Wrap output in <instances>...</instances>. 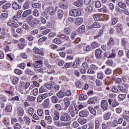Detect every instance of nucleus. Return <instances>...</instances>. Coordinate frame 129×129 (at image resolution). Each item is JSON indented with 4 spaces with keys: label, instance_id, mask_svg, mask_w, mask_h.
Wrapping results in <instances>:
<instances>
[{
    "label": "nucleus",
    "instance_id": "1",
    "mask_svg": "<svg viewBox=\"0 0 129 129\" xmlns=\"http://www.w3.org/2000/svg\"><path fill=\"white\" fill-rule=\"evenodd\" d=\"M60 120L61 121H69V120H71V117L69 114L66 113L61 115Z\"/></svg>",
    "mask_w": 129,
    "mask_h": 129
},
{
    "label": "nucleus",
    "instance_id": "2",
    "mask_svg": "<svg viewBox=\"0 0 129 129\" xmlns=\"http://www.w3.org/2000/svg\"><path fill=\"white\" fill-rule=\"evenodd\" d=\"M70 15L72 17H79L81 15V12L77 9H73L70 11Z\"/></svg>",
    "mask_w": 129,
    "mask_h": 129
},
{
    "label": "nucleus",
    "instance_id": "3",
    "mask_svg": "<svg viewBox=\"0 0 129 129\" xmlns=\"http://www.w3.org/2000/svg\"><path fill=\"white\" fill-rule=\"evenodd\" d=\"M108 103L105 100H102L101 101V107L103 110H107L108 109Z\"/></svg>",
    "mask_w": 129,
    "mask_h": 129
},
{
    "label": "nucleus",
    "instance_id": "4",
    "mask_svg": "<svg viewBox=\"0 0 129 129\" xmlns=\"http://www.w3.org/2000/svg\"><path fill=\"white\" fill-rule=\"evenodd\" d=\"M7 26H9L11 28H19L18 23L15 22V21L12 20H9L7 22Z\"/></svg>",
    "mask_w": 129,
    "mask_h": 129
},
{
    "label": "nucleus",
    "instance_id": "5",
    "mask_svg": "<svg viewBox=\"0 0 129 129\" xmlns=\"http://www.w3.org/2000/svg\"><path fill=\"white\" fill-rule=\"evenodd\" d=\"M43 65V61L42 60H37L32 63V67L35 69L41 68Z\"/></svg>",
    "mask_w": 129,
    "mask_h": 129
},
{
    "label": "nucleus",
    "instance_id": "6",
    "mask_svg": "<svg viewBox=\"0 0 129 129\" xmlns=\"http://www.w3.org/2000/svg\"><path fill=\"white\" fill-rule=\"evenodd\" d=\"M52 116H53V120H59V117H60V113L58 111L54 110L53 113H51Z\"/></svg>",
    "mask_w": 129,
    "mask_h": 129
},
{
    "label": "nucleus",
    "instance_id": "7",
    "mask_svg": "<svg viewBox=\"0 0 129 129\" xmlns=\"http://www.w3.org/2000/svg\"><path fill=\"white\" fill-rule=\"evenodd\" d=\"M69 111L72 117H74V116H75V111H76V110H75L73 105L70 106Z\"/></svg>",
    "mask_w": 129,
    "mask_h": 129
},
{
    "label": "nucleus",
    "instance_id": "8",
    "mask_svg": "<svg viewBox=\"0 0 129 129\" xmlns=\"http://www.w3.org/2000/svg\"><path fill=\"white\" fill-rule=\"evenodd\" d=\"M95 55L97 59H99L102 57V50L100 49H97L95 51Z\"/></svg>",
    "mask_w": 129,
    "mask_h": 129
},
{
    "label": "nucleus",
    "instance_id": "9",
    "mask_svg": "<svg viewBox=\"0 0 129 129\" xmlns=\"http://www.w3.org/2000/svg\"><path fill=\"white\" fill-rule=\"evenodd\" d=\"M34 53L35 54H38V55H41V56H44L45 54L44 52L42 51L40 49L37 47H34L33 48Z\"/></svg>",
    "mask_w": 129,
    "mask_h": 129
},
{
    "label": "nucleus",
    "instance_id": "10",
    "mask_svg": "<svg viewBox=\"0 0 129 129\" xmlns=\"http://www.w3.org/2000/svg\"><path fill=\"white\" fill-rule=\"evenodd\" d=\"M47 13H48L50 16H53L55 14V9L52 7H48Z\"/></svg>",
    "mask_w": 129,
    "mask_h": 129
},
{
    "label": "nucleus",
    "instance_id": "11",
    "mask_svg": "<svg viewBox=\"0 0 129 129\" xmlns=\"http://www.w3.org/2000/svg\"><path fill=\"white\" fill-rule=\"evenodd\" d=\"M12 8L13 9H14V10H20V9H21L22 8V7L20 5H19V4L18 3H17V2H14L12 4Z\"/></svg>",
    "mask_w": 129,
    "mask_h": 129
},
{
    "label": "nucleus",
    "instance_id": "12",
    "mask_svg": "<svg viewBox=\"0 0 129 129\" xmlns=\"http://www.w3.org/2000/svg\"><path fill=\"white\" fill-rule=\"evenodd\" d=\"M32 14V10H27L24 11L22 14L23 18H27L29 15H31Z\"/></svg>",
    "mask_w": 129,
    "mask_h": 129
},
{
    "label": "nucleus",
    "instance_id": "13",
    "mask_svg": "<svg viewBox=\"0 0 129 129\" xmlns=\"http://www.w3.org/2000/svg\"><path fill=\"white\" fill-rule=\"evenodd\" d=\"M88 114L89 112L87 111H82L79 112L80 117H86Z\"/></svg>",
    "mask_w": 129,
    "mask_h": 129
},
{
    "label": "nucleus",
    "instance_id": "14",
    "mask_svg": "<svg viewBox=\"0 0 129 129\" xmlns=\"http://www.w3.org/2000/svg\"><path fill=\"white\" fill-rule=\"evenodd\" d=\"M63 101L64 103V106L67 108L69 107V105H70V103H71V102H70V100L69 99L66 98L63 99Z\"/></svg>",
    "mask_w": 129,
    "mask_h": 129
},
{
    "label": "nucleus",
    "instance_id": "15",
    "mask_svg": "<svg viewBox=\"0 0 129 129\" xmlns=\"http://www.w3.org/2000/svg\"><path fill=\"white\" fill-rule=\"evenodd\" d=\"M74 5L76 6V7H82L83 1L82 0H78L74 3Z\"/></svg>",
    "mask_w": 129,
    "mask_h": 129
},
{
    "label": "nucleus",
    "instance_id": "16",
    "mask_svg": "<svg viewBox=\"0 0 129 129\" xmlns=\"http://www.w3.org/2000/svg\"><path fill=\"white\" fill-rule=\"evenodd\" d=\"M17 113L20 116H23L24 115V113H25L24 109H23L22 107L18 108Z\"/></svg>",
    "mask_w": 129,
    "mask_h": 129
},
{
    "label": "nucleus",
    "instance_id": "17",
    "mask_svg": "<svg viewBox=\"0 0 129 129\" xmlns=\"http://www.w3.org/2000/svg\"><path fill=\"white\" fill-rule=\"evenodd\" d=\"M38 24H39V20L34 19L29 25L32 27V28H34V27L36 25H38Z\"/></svg>",
    "mask_w": 129,
    "mask_h": 129
},
{
    "label": "nucleus",
    "instance_id": "18",
    "mask_svg": "<svg viewBox=\"0 0 129 129\" xmlns=\"http://www.w3.org/2000/svg\"><path fill=\"white\" fill-rule=\"evenodd\" d=\"M32 7L34 9H40L42 7V4L40 3H33L32 4Z\"/></svg>",
    "mask_w": 129,
    "mask_h": 129
},
{
    "label": "nucleus",
    "instance_id": "19",
    "mask_svg": "<svg viewBox=\"0 0 129 129\" xmlns=\"http://www.w3.org/2000/svg\"><path fill=\"white\" fill-rule=\"evenodd\" d=\"M85 11L87 14H91V13L93 12V7H92L91 6H88L86 8Z\"/></svg>",
    "mask_w": 129,
    "mask_h": 129
},
{
    "label": "nucleus",
    "instance_id": "20",
    "mask_svg": "<svg viewBox=\"0 0 129 129\" xmlns=\"http://www.w3.org/2000/svg\"><path fill=\"white\" fill-rule=\"evenodd\" d=\"M77 31L79 33H84L85 32V26L84 25H81L79 27Z\"/></svg>",
    "mask_w": 129,
    "mask_h": 129
},
{
    "label": "nucleus",
    "instance_id": "21",
    "mask_svg": "<svg viewBox=\"0 0 129 129\" xmlns=\"http://www.w3.org/2000/svg\"><path fill=\"white\" fill-rule=\"evenodd\" d=\"M23 119L27 125L30 124V123L31 122V119L30 117H29L28 116H25L23 117Z\"/></svg>",
    "mask_w": 129,
    "mask_h": 129
},
{
    "label": "nucleus",
    "instance_id": "22",
    "mask_svg": "<svg viewBox=\"0 0 129 129\" xmlns=\"http://www.w3.org/2000/svg\"><path fill=\"white\" fill-rule=\"evenodd\" d=\"M21 85L22 87V88H25V89H27V88H29V87L30 86V83L29 82H22L21 84Z\"/></svg>",
    "mask_w": 129,
    "mask_h": 129
},
{
    "label": "nucleus",
    "instance_id": "23",
    "mask_svg": "<svg viewBox=\"0 0 129 129\" xmlns=\"http://www.w3.org/2000/svg\"><path fill=\"white\" fill-rule=\"evenodd\" d=\"M64 16V12L62 10H59L57 12V17L58 19H62Z\"/></svg>",
    "mask_w": 129,
    "mask_h": 129
},
{
    "label": "nucleus",
    "instance_id": "24",
    "mask_svg": "<svg viewBox=\"0 0 129 129\" xmlns=\"http://www.w3.org/2000/svg\"><path fill=\"white\" fill-rule=\"evenodd\" d=\"M114 45V40L113 38H110L108 42L107 43V45L109 47H111Z\"/></svg>",
    "mask_w": 129,
    "mask_h": 129
},
{
    "label": "nucleus",
    "instance_id": "25",
    "mask_svg": "<svg viewBox=\"0 0 129 129\" xmlns=\"http://www.w3.org/2000/svg\"><path fill=\"white\" fill-rule=\"evenodd\" d=\"M44 87H45L48 90H50L51 88H53V85L51 84V83H46L44 84Z\"/></svg>",
    "mask_w": 129,
    "mask_h": 129
},
{
    "label": "nucleus",
    "instance_id": "26",
    "mask_svg": "<svg viewBox=\"0 0 129 129\" xmlns=\"http://www.w3.org/2000/svg\"><path fill=\"white\" fill-rule=\"evenodd\" d=\"M110 116H111V112H108L107 113L104 115V120H108L109 118H110Z\"/></svg>",
    "mask_w": 129,
    "mask_h": 129
},
{
    "label": "nucleus",
    "instance_id": "27",
    "mask_svg": "<svg viewBox=\"0 0 129 129\" xmlns=\"http://www.w3.org/2000/svg\"><path fill=\"white\" fill-rule=\"evenodd\" d=\"M37 114L38 116H44V110L42 108H39L37 110Z\"/></svg>",
    "mask_w": 129,
    "mask_h": 129
},
{
    "label": "nucleus",
    "instance_id": "28",
    "mask_svg": "<svg viewBox=\"0 0 129 129\" xmlns=\"http://www.w3.org/2000/svg\"><path fill=\"white\" fill-rule=\"evenodd\" d=\"M51 99L52 103H57L58 102V100H59V98L56 96H52Z\"/></svg>",
    "mask_w": 129,
    "mask_h": 129
},
{
    "label": "nucleus",
    "instance_id": "29",
    "mask_svg": "<svg viewBox=\"0 0 129 129\" xmlns=\"http://www.w3.org/2000/svg\"><path fill=\"white\" fill-rule=\"evenodd\" d=\"M82 23H83V19H82V18H78L76 19V22H75L76 25H81Z\"/></svg>",
    "mask_w": 129,
    "mask_h": 129
},
{
    "label": "nucleus",
    "instance_id": "30",
    "mask_svg": "<svg viewBox=\"0 0 129 129\" xmlns=\"http://www.w3.org/2000/svg\"><path fill=\"white\" fill-rule=\"evenodd\" d=\"M116 29L117 33H121V31L122 30V26H121V25L118 24L116 25Z\"/></svg>",
    "mask_w": 129,
    "mask_h": 129
},
{
    "label": "nucleus",
    "instance_id": "31",
    "mask_svg": "<svg viewBox=\"0 0 129 129\" xmlns=\"http://www.w3.org/2000/svg\"><path fill=\"white\" fill-rule=\"evenodd\" d=\"M78 121L80 124H85L87 120H86V119H84V118H78Z\"/></svg>",
    "mask_w": 129,
    "mask_h": 129
},
{
    "label": "nucleus",
    "instance_id": "32",
    "mask_svg": "<svg viewBox=\"0 0 129 129\" xmlns=\"http://www.w3.org/2000/svg\"><path fill=\"white\" fill-rule=\"evenodd\" d=\"M117 88L120 92H122V93H125V92H126V89L122 87V86L119 85L117 86Z\"/></svg>",
    "mask_w": 129,
    "mask_h": 129
},
{
    "label": "nucleus",
    "instance_id": "33",
    "mask_svg": "<svg viewBox=\"0 0 129 129\" xmlns=\"http://www.w3.org/2000/svg\"><path fill=\"white\" fill-rule=\"evenodd\" d=\"M33 20H34V17L32 15L29 16L27 18V23L29 25L31 24V23H32V22H33Z\"/></svg>",
    "mask_w": 129,
    "mask_h": 129
},
{
    "label": "nucleus",
    "instance_id": "34",
    "mask_svg": "<svg viewBox=\"0 0 129 129\" xmlns=\"http://www.w3.org/2000/svg\"><path fill=\"white\" fill-rule=\"evenodd\" d=\"M59 8H60V9H63V10H67L68 5L67 3H60L59 4Z\"/></svg>",
    "mask_w": 129,
    "mask_h": 129
},
{
    "label": "nucleus",
    "instance_id": "35",
    "mask_svg": "<svg viewBox=\"0 0 129 129\" xmlns=\"http://www.w3.org/2000/svg\"><path fill=\"white\" fill-rule=\"evenodd\" d=\"M11 3H7L4 4L2 8L3 10H8V9H10L11 8Z\"/></svg>",
    "mask_w": 129,
    "mask_h": 129
},
{
    "label": "nucleus",
    "instance_id": "36",
    "mask_svg": "<svg viewBox=\"0 0 129 129\" xmlns=\"http://www.w3.org/2000/svg\"><path fill=\"white\" fill-rule=\"evenodd\" d=\"M89 110L90 111L91 113L95 116L96 115V110H95L93 108L90 107L88 108Z\"/></svg>",
    "mask_w": 129,
    "mask_h": 129
},
{
    "label": "nucleus",
    "instance_id": "37",
    "mask_svg": "<svg viewBox=\"0 0 129 129\" xmlns=\"http://www.w3.org/2000/svg\"><path fill=\"white\" fill-rule=\"evenodd\" d=\"M99 46H100V44L96 42H94L91 44L92 49H95V48H97V47H99Z\"/></svg>",
    "mask_w": 129,
    "mask_h": 129
},
{
    "label": "nucleus",
    "instance_id": "38",
    "mask_svg": "<svg viewBox=\"0 0 129 129\" xmlns=\"http://www.w3.org/2000/svg\"><path fill=\"white\" fill-rule=\"evenodd\" d=\"M88 98L87 95L82 94L79 96L80 100H86Z\"/></svg>",
    "mask_w": 129,
    "mask_h": 129
},
{
    "label": "nucleus",
    "instance_id": "39",
    "mask_svg": "<svg viewBox=\"0 0 129 129\" xmlns=\"http://www.w3.org/2000/svg\"><path fill=\"white\" fill-rule=\"evenodd\" d=\"M63 32L66 35H70L71 33V30L70 28L67 27L64 29Z\"/></svg>",
    "mask_w": 129,
    "mask_h": 129
},
{
    "label": "nucleus",
    "instance_id": "40",
    "mask_svg": "<svg viewBox=\"0 0 129 129\" xmlns=\"http://www.w3.org/2000/svg\"><path fill=\"white\" fill-rule=\"evenodd\" d=\"M57 96L59 98H62L64 97L65 94L63 91H60L59 93L56 94Z\"/></svg>",
    "mask_w": 129,
    "mask_h": 129
},
{
    "label": "nucleus",
    "instance_id": "41",
    "mask_svg": "<svg viewBox=\"0 0 129 129\" xmlns=\"http://www.w3.org/2000/svg\"><path fill=\"white\" fill-rule=\"evenodd\" d=\"M58 36L59 37V38H60V39L66 40L67 41H68V40H69V36H66L65 34H60L58 35Z\"/></svg>",
    "mask_w": 129,
    "mask_h": 129
},
{
    "label": "nucleus",
    "instance_id": "42",
    "mask_svg": "<svg viewBox=\"0 0 129 129\" xmlns=\"http://www.w3.org/2000/svg\"><path fill=\"white\" fill-rule=\"evenodd\" d=\"M9 17V14L8 13H2L0 16V19L4 20V19H7Z\"/></svg>",
    "mask_w": 129,
    "mask_h": 129
},
{
    "label": "nucleus",
    "instance_id": "43",
    "mask_svg": "<svg viewBox=\"0 0 129 129\" xmlns=\"http://www.w3.org/2000/svg\"><path fill=\"white\" fill-rule=\"evenodd\" d=\"M118 6L119 8H121V9H125L126 5L122 2H119L118 3Z\"/></svg>",
    "mask_w": 129,
    "mask_h": 129
},
{
    "label": "nucleus",
    "instance_id": "44",
    "mask_svg": "<svg viewBox=\"0 0 129 129\" xmlns=\"http://www.w3.org/2000/svg\"><path fill=\"white\" fill-rule=\"evenodd\" d=\"M33 15L34 17H39L40 16V13H39V11L37 9H34L33 11Z\"/></svg>",
    "mask_w": 129,
    "mask_h": 129
},
{
    "label": "nucleus",
    "instance_id": "45",
    "mask_svg": "<svg viewBox=\"0 0 129 129\" xmlns=\"http://www.w3.org/2000/svg\"><path fill=\"white\" fill-rule=\"evenodd\" d=\"M102 34H103V30H101L99 31L98 35L94 37V39H97V38H99L102 36Z\"/></svg>",
    "mask_w": 129,
    "mask_h": 129
},
{
    "label": "nucleus",
    "instance_id": "46",
    "mask_svg": "<svg viewBox=\"0 0 129 129\" xmlns=\"http://www.w3.org/2000/svg\"><path fill=\"white\" fill-rule=\"evenodd\" d=\"M111 73H112V71L109 68H107L105 71V74H106V75H110Z\"/></svg>",
    "mask_w": 129,
    "mask_h": 129
},
{
    "label": "nucleus",
    "instance_id": "47",
    "mask_svg": "<svg viewBox=\"0 0 129 129\" xmlns=\"http://www.w3.org/2000/svg\"><path fill=\"white\" fill-rule=\"evenodd\" d=\"M25 73L28 75H34V72H33L32 71H30V70L29 69L25 70Z\"/></svg>",
    "mask_w": 129,
    "mask_h": 129
},
{
    "label": "nucleus",
    "instance_id": "48",
    "mask_svg": "<svg viewBox=\"0 0 129 129\" xmlns=\"http://www.w3.org/2000/svg\"><path fill=\"white\" fill-rule=\"evenodd\" d=\"M53 42L54 43V44H61L62 43V41H61V39L56 38L54 39L53 40Z\"/></svg>",
    "mask_w": 129,
    "mask_h": 129
},
{
    "label": "nucleus",
    "instance_id": "49",
    "mask_svg": "<svg viewBox=\"0 0 129 129\" xmlns=\"http://www.w3.org/2000/svg\"><path fill=\"white\" fill-rule=\"evenodd\" d=\"M83 50L85 52H89L91 51V46H90V45H87L86 47H84Z\"/></svg>",
    "mask_w": 129,
    "mask_h": 129
},
{
    "label": "nucleus",
    "instance_id": "50",
    "mask_svg": "<svg viewBox=\"0 0 129 129\" xmlns=\"http://www.w3.org/2000/svg\"><path fill=\"white\" fill-rule=\"evenodd\" d=\"M18 82H19V78L15 77L13 79L12 83L14 84V85H16V84H18Z\"/></svg>",
    "mask_w": 129,
    "mask_h": 129
},
{
    "label": "nucleus",
    "instance_id": "51",
    "mask_svg": "<svg viewBox=\"0 0 129 129\" xmlns=\"http://www.w3.org/2000/svg\"><path fill=\"white\" fill-rule=\"evenodd\" d=\"M13 109V107L11 105H8L5 108L6 111L7 112H12V110Z\"/></svg>",
    "mask_w": 129,
    "mask_h": 129
},
{
    "label": "nucleus",
    "instance_id": "52",
    "mask_svg": "<svg viewBox=\"0 0 129 129\" xmlns=\"http://www.w3.org/2000/svg\"><path fill=\"white\" fill-rule=\"evenodd\" d=\"M112 64H113V61H112V59H108L106 62L107 66H112Z\"/></svg>",
    "mask_w": 129,
    "mask_h": 129
},
{
    "label": "nucleus",
    "instance_id": "53",
    "mask_svg": "<svg viewBox=\"0 0 129 129\" xmlns=\"http://www.w3.org/2000/svg\"><path fill=\"white\" fill-rule=\"evenodd\" d=\"M46 91H47V90L46 89V88H45V87H44V86H41L39 88V93H43L44 92H46Z\"/></svg>",
    "mask_w": 129,
    "mask_h": 129
},
{
    "label": "nucleus",
    "instance_id": "54",
    "mask_svg": "<svg viewBox=\"0 0 129 129\" xmlns=\"http://www.w3.org/2000/svg\"><path fill=\"white\" fill-rule=\"evenodd\" d=\"M45 120H46V121H48V122H52V117L51 116H45Z\"/></svg>",
    "mask_w": 129,
    "mask_h": 129
},
{
    "label": "nucleus",
    "instance_id": "55",
    "mask_svg": "<svg viewBox=\"0 0 129 129\" xmlns=\"http://www.w3.org/2000/svg\"><path fill=\"white\" fill-rule=\"evenodd\" d=\"M55 36H57V33L55 32H50L48 34V37H49V38H54Z\"/></svg>",
    "mask_w": 129,
    "mask_h": 129
},
{
    "label": "nucleus",
    "instance_id": "56",
    "mask_svg": "<svg viewBox=\"0 0 129 129\" xmlns=\"http://www.w3.org/2000/svg\"><path fill=\"white\" fill-rule=\"evenodd\" d=\"M51 31V30L50 29H45V30L42 31V34L44 35H48L49 33H50Z\"/></svg>",
    "mask_w": 129,
    "mask_h": 129
},
{
    "label": "nucleus",
    "instance_id": "57",
    "mask_svg": "<svg viewBox=\"0 0 129 129\" xmlns=\"http://www.w3.org/2000/svg\"><path fill=\"white\" fill-rule=\"evenodd\" d=\"M17 46L20 50H24L26 45H25L24 43H22V44L19 43L18 44Z\"/></svg>",
    "mask_w": 129,
    "mask_h": 129
},
{
    "label": "nucleus",
    "instance_id": "58",
    "mask_svg": "<svg viewBox=\"0 0 129 129\" xmlns=\"http://www.w3.org/2000/svg\"><path fill=\"white\" fill-rule=\"evenodd\" d=\"M27 100L29 101H34L36 100V97H34L33 96H28L27 97Z\"/></svg>",
    "mask_w": 129,
    "mask_h": 129
},
{
    "label": "nucleus",
    "instance_id": "59",
    "mask_svg": "<svg viewBox=\"0 0 129 129\" xmlns=\"http://www.w3.org/2000/svg\"><path fill=\"white\" fill-rule=\"evenodd\" d=\"M28 111L29 114H30L31 116L33 115V114H34V108L32 107L29 108Z\"/></svg>",
    "mask_w": 129,
    "mask_h": 129
},
{
    "label": "nucleus",
    "instance_id": "60",
    "mask_svg": "<svg viewBox=\"0 0 129 129\" xmlns=\"http://www.w3.org/2000/svg\"><path fill=\"white\" fill-rule=\"evenodd\" d=\"M29 7H30V3L29 2H26L23 5V9L24 10H28V9H29Z\"/></svg>",
    "mask_w": 129,
    "mask_h": 129
},
{
    "label": "nucleus",
    "instance_id": "61",
    "mask_svg": "<svg viewBox=\"0 0 129 129\" xmlns=\"http://www.w3.org/2000/svg\"><path fill=\"white\" fill-rule=\"evenodd\" d=\"M39 93V90L38 88H35L33 90V94L34 96H37Z\"/></svg>",
    "mask_w": 129,
    "mask_h": 129
},
{
    "label": "nucleus",
    "instance_id": "62",
    "mask_svg": "<svg viewBox=\"0 0 129 129\" xmlns=\"http://www.w3.org/2000/svg\"><path fill=\"white\" fill-rule=\"evenodd\" d=\"M95 102V99H94L93 97H92L88 101V104H92L94 103Z\"/></svg>",
    "mask_w": 129,
    "mask_h": 129
},
{
    "label": "nucleus",
    "instance_id": "63",
    "mask_svg": "<svg viewBox=\"0 0 129 129\" xmlns=\"http://www.w3.org/2000/svg\"><path fill=\"white\" fill-rule=\"evenodd\" d=\"M55 108L57 109V110H62V106L60 104H56L54 105Z\"/></svg>",
    "mask_w": 129,
    "mask_h": 129
},
{
    "label": "nucleus",
    "instance_id": "64",
    "mask_svg": "<svg viewBox=\"0 0 129 129\" xmlns=\"http://www.w3.org/2000/svg\"><path fill=\"white\" fill-rule=\"evenodd\" d=\"M14 72L17 75H21L23 74V72L22 71L20 70L19 69H16L15 70Z\"/></svg>",
    "mask_w": 129,
    "mask_h": 129
}]
</instances>
